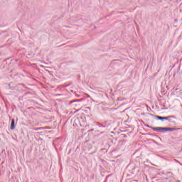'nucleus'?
Wrapping results in <instances>:
<instances>
[{
	"label": "nucleus",
	"instance_id": "f257e3e1",
	"mask_svg": "<svg viewBox=\"0 0 182 182\" xmlns=\"http://www.w3.org/2000/svg\"><path fill=\"white\" fill-rule=\"evenodd\" d=\"M152 130H154V132H161V130H165V132H168V131L173 132L176 130V129L158 127H153Z\"/></svg>",
	"mask_w": 182,
	"mask_h": 182
},
{
	"label": "nucleus",
	"instance_id": "7ed1b4c3",
	"mask_svg": "<svg viewBox=\"0 0 182 182\" xmlns=\"http://www.w3.org/2000/svg\"><path fill=\"white\" fill-rule=\"evenodd\" d=\"M11 130H14V129H15V119H13L11 120Z\"/></svg>",
	"mask_w": 182,
	"mask_h": 182
},
{
	"label": "nucleus",
	"instance_id": "f03ea898",
	"mask_svg": "<svg viewBox=\"0 0 182 182\" xmlns=\"http://www.w3.org/2000/svg\"><path fill=\"white\" fill-rule=\"evenodd\" d=\"M159 120H168L170 122V119L171 117H174L173 116H169V117H156Z\"/></svg>",
	"mask_w": 182,
	"mask_h": 182
}]
</instances>
